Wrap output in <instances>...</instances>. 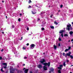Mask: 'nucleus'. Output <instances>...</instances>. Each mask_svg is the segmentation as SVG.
Masks as SVG:
<instances>
[{
    "mask_svg": "<svg viewBox=\"0 0 73 73\" xmlns=\"http://www.w3.org/2000/svg\"><path fill=\"white\" fill-rule=\"evenodd\" d=\"M58 46H61V44H60V43H59L58 44Z\"/></svg>",
    "mask_w": 73,
    "mask_h": 73,
    "instance_id": "2f4dec72",
    "label": "nucleus"
},
{
    "mask_svg": "<svg viewBox=\"0 0 73 73\" xmlns=\"http://www.w3.org/2000/svg\"><path fill=\"white\" fill-rule=\"evenodd\" d=\"M29 70L28 69H26L25 70V73H27L28 72V71Z\"/></svg>",
    "mask_w": 73,
    "mask_h": 73,
    "instance_id": "aec40b11",
    "label": "nucleus"
},
{
    "mask_svg": "<svg viewBox=\"0 0 73 73\" xmlns=\"http://www.w3.org/2000/svg\"><path fill=\"white\" fill-rule=\"evenodd\" d=\"M46 22H45V21H42V26H44V25H45V24H46Z\"/></svg>",
    "mask_w": 73,
    "mask_h": 73,
    "instance_id": "4468645a",
    "label": "nucleus"
},
{
    "mask_svg": "<svg viewBox=\"0 0 73 73\" xmlns=\"http://www.w3.org/2000/svg\"><path fill=\"white\" fill-rule=\"evenodd\" d=\"M23 49H24V50H25V48L23 47Z\"/></svg>",
    "mask_w": 73,
    "mask_h": 73,
    "instance_id": "ea45409f",
    "label": "nucleus"
},
{
    "mask_svg": "<svg viewBox=\"0 0 73 73\" xmlns=\"http://www.w3.org/2000/svg\"><path fill=\"white\" fill-rule=\"evenodd\" d=\"M43 69L44 70H48V69H47V68H46V67L45 66H44L43 67Z\"/></svg>",
    "mask_w": 73,
    "mask_h": 73,
    "instance_id": "2eb2a0df",
    "label": "nucleus"
},
{
    "mask_svg": "<svg viewBox=\"0 0 73 73\" xmlns=\"http://www.w3.org/2000/svg\"><path fill=\"white\" fill-rule=\"evenodd\" d=\"M26 45H27V46H28V45H29V43H27Z\"/></svg>",
    "mask_w": 73,
    "mask_h": 73,
    "instance_id": "de8ad7c7",
    "label": "nucleus"
},
{
    "mask_svg": "<svg viewBox=\"0 0 73 73\" xmlns=\"http://www.w3.org/2000/svg\"><path fill=\"white\" fill-rule=\"evenodd\" d=\"M64 36L65 37H68V35L67 34H65L64 35Z\"/></svg>",
    "mask_w": 73,
    "mask_h": 73,
    "instance_id": "5701e85b",
    "label": "nucleus"
},
{
    "mask_svg": "<svg viewBox=\"0 0 73 73\" xmlns=\"http://www.w3.org/2000/svg\"><path fill=\"white\" fill-rule=\"evenodd\" d=\"M50 28H51V29H54V27L53 26H50Z\"/></svg>",
    "mask_w": 73,
    "mask_h": 73,
    "instance_id": "4be33fe9",
    "label": "nucleus"
},
{
    "mask_svg": "<svg viewBox=\"0 0 73 73\" xmlns=\"http://www.w3.org/2000/svg\"><path fill=\"white\" fill-rule=\"evenodd\" d=\"M38 67L39 68H42V66L41 65H38Z\"/></svg>",
    "mask_w": 73,
    "mask_h": 73,
    "instance_id": "dca6fc26",
    "label": "nucleus"
},
{
    "mask_svg": "<svg viewBox=\"0 0 73 73\" xmlns=\"http://www.w3.org/2000/svg\"><path fill=\"white\" fill-rule=\"evenodd\" d=\"M63 54L64 55V56H65V53L64 52L63 53Z\"/></svg>",
    "mask_w": 73,
    "mask_h": 73,
    "instance_id": "3c124183",
    "label": "nucleus"
},
{
    "mask_svg": "<svg viewBox=\"0 0 73 73\" xmlns=\"http://www.w3.org/2000/svg\"><path fill=\"white\" fill-rule=\"evenodd\" d=\"M58 40L60 41H61V38L60 37H59V38H58Z\"/></svg>",
    "mask_w": 73,
    "mask_h": 73,
    "instance_id": "7c9ffc66",
    "label": "nucleus"
},
{
    "mask_svg": "<svg viewBox=\"0 0 73 73\" xmlns=\"http://www.w3.org/2000/svg\"><path fill=\"white\" fill-rule=\"evenodd\" d=\"M43 13H44V12H41L40 13V16H41L42 17V18H43V17L44 18H45V17H46V15H45V16H44L43 15Z\"/></svg>",
    "mask_w": 73,
    "mask_h": 73,
    "instance_id": "39448f33",
    "label": "nucleus"
},
{
    "mask_svg": "<svg viewBox=\"0 0 73 73\" xmlns=\"http://www.w3.org/2000/svg\"><path fill=\"white\" fill-rule=\"evenodd\" d=\"M69 50V49H66L65 50V52H66L67 51H68Z\"/></svg>",
    "mask_w": 73,
    "mask_h": 73,
    "instance_id": "bb28decb",
    "label": "nucleus"
},
{
    "mask_svg": "<svg viewBox=\"0 0 73 73\" xmlns=\"http://www.w3.org/2000/svg\"><path fill=\"white\" fill-rule=\"evenodd\" d=\"M32 3V1H31V0H29V3L30 4V3Z\"/></svg>",
    "mask_w": 73,
    "mask_h": 73,
    "instance_id": "c85d7f7f",
    "label": "nucleus"
},
{
    "mask_svg": "<svg viewBox=\"0 0 73 73\" xmlns=\"http://www.w3.org/2000/svg\"><path fill=\"white\" fill-rule=\"evenodd\" d=\"M21 39H22V38H23V37H21Z\"/></svg>",
    "mask_w": 73,
    "mask_h": 73,
    "instance_id": "0e129e2a",
    "label": "nucleus"
},
{
    "mask_svg": "<svg viewBox=\"0 0 73 73\" xmlns=\"http://www.w3.org/2000/svg\"><path fill=\"white\" fill-rule=\"evenodd\" d=\"M36 7H38V8H40V7H41V5H40V4L37 3L36 5H35Z\"/></svg>",
    "mask_w": 73,
    "mask_h": 73,
    "instance_id": "0eeeda50",
    "label": "nucleus"
},
{
    "mask_svg": "<svg viewBox=\"0 0 73 73\" xmlns=\"http://www.w3.org/2000/svg\"><path fill=\"white\" fill-rule=\"evenodd\" d=\"M18 21L20 22V21H21V19H20V18H19L18 19Z\"/></svg>",
    "mask_w": 73,
    "mask_h": 73,
    "instance_id": "72a5a7b5",
    "label": "nucleus"
},
{
    "mask_svg": "<svg viewBox=\"0 0 73 73\" xmlns=\"http://www.w3.org/2000/svg\"><path fill=\"white\" fill-rule=\"evenodd\" d=\"M27 31H29V28L28 27H27Z\"/></svg>",
    "mask_w": 73,
    "mask_h": 73,
    "instance_id": "a18cd8bd",
    "label": "nucleus"
},
{
    "mask_svg": "<svg viewBox=\"0 0 73 73\" xmlns=\"http://www.w3.org/2000/svg\"><path fill=\"white\" fill-rule=\"evenodd\" d=\"M35 44H32L31 45V46L30 47V49H33L34 48V47H35Z\"/></svg>",
    "mask_w": 73,
    "mask_h": 73,
    "instance_id": "6e6552de",
    "label": "nucleus"
},
{
    "mask_svg": "<svg viewBox=\"0 0 73 73\" xmlns=\"http://www.w3.org/2000/svg\"><path fill=\"white\" fill-rule=\"evenodd\" d=\"M31 8V6H29L28 7V8Z\"/></svg>",
    "mask_w": 73,
    "mask_h": 73,
    "instance_id": "e433bc0d",
    "label": "nucleus"
},
{
    "mask_svg": "<svg viewBox=\"0 0 73 73\" xmlns=\"http://www.w3.org/2000/svg\"><path fill=\"white\" fill-rule=\"evenodd\" d=\"M54 70V69L53 68H51L50 69V70L51 72H53Z\"/></svg>",
    "mask_w": 73,
    "mask_h": 73,
    "instance_id": "6ab92c4d",
    "label": "nucleus"
},
{
    "mask_svg": "<svg viewBox=\"0 0 73 73\" xmlns=\"http://www.w3.org/2000/svg\"><path fill=\"white\" fill-rule=\"evenodd\" d=\"M19 15H20V16H22V14H21V13L20 14H19Z\"/></svg>",
    "mask_w": 73,
    "mask_h": 73,
    "instance_id": "603ef678",
    "label": "nucleus"
},
{
    "mask_svg": "<svg viewBox=\"0 0 73 73\" xmlns=\"http://www.w3.org/2000/svg\"><path fill=\"white\" fill-rule=\"evenodd\" d=\"M70 54H72V53L70 52H69L68 53H66V55L68 56H70Z\"/></svg>",
    "mask_w": 73,
    "mask_h": 73,
    "instance_id": "f8f14e48",
    "label": "nucleus"
},
{
    "mask_svg": "<svg viewBox=\"0 0 73 73\" xmlns=\"http://www.w3.org/2000/svg\"><path fill=\"white\" fill-rule=\"evenodd\" d=\"M13 52H14V54H15V55L17 56V57H20V55L19 54H17V52H16V48H14V50H13Z\"/></svg>",
    "mask_w": 73,
    "mask_h": 73,
    "instance_id": "f257e3e1",
    "label": "nucleus"
},
{
    "mask_svg": "<svg viewBox=\"0 0 73 73\" xmlns=\"http://www.w3.org/2000/svg\"><path fill=\"white\" fill-rule=\"evenodd\" d=\"M69 34H70V35H71V36L72 35V34H73V31H70L69 32Z\"/></svg>",
    "mask_w": 73,
    "mask_h": 73,
    "instance_id": "a211bd4d",
    "label": "nucleus"
},
{
    "mask_svg": "<svg viewBox=\"0 0 73 73\" xmlns=\"http://www.w3.org/2000/svg\"><path fill=\"white\" fill-rule=\"evenodd\" d=\"M23 66H25V64H23Z\"/></svg>",
    "mask_w": 73,
    "mask_h": 73,
    "instance_id": "bf43d9fd",
    "label": "nucleus"
},
{
    "mask_svg": "<svg viewBox=\"0 0 73 73\" xmlns=\"http://www.w3.org/2000/svg\"><path fill=\"white\" fill-rule=\"evenodd\" d=\"M46 60L44 59H41V60L40 61V62L41 63V64H43L44 62H45Z\"/></svg>",
    "mask_w": 73,
    "mask_h": 73,
    "instance_id": "9d476101",
    "label": "nucleus"
},
{
    "mask_svg": "<svg viewBox=\"0 0 73 73\" xmlns=\"http://www.w3.org/2000/svg\"><path fill=\"white\" fill-rule=\"evenodd\" d=\"M2 60V57L1 56H0V60Z\"/></svg>",
    "mask_w": 73,
    "mask_h": 73,
    "instance_id": "c9c22d12",
    "label": "nucleus"
},
{
    "mask_svg": "<svg viewBox=\"0 0 73 73\" xmlns=\"http://www.w3.org/2000/svg\"><path fill=\"white\" fill-rule=\"evenodd\" d=\"M63 6L62 5H60V8H62V6Z\"/></svg>",
    "mask_w": 73,
    "mask_h": 73,
    "instance_id": "c03bdc74",
    "label": "nucleus"
},
{
    "mask_svg": "<svg viewBox=\"0 0 73 73\" xmlns=\"http://www.w3.org/2000/svg\"><path fill=\"white\" fill-rule=\"evenodd\" d=\"M70 73H72V72H70Z\"/></svg>",
    "mask_w": 73,
    "mask_h": 73,
    "instance_id": "774afa93",
    "label": "nucleus"
},
{
    "mask_svg": "<svg viewBox=\"0 0 73 73\" xmlns=\"http://www.w3.org/2000/svg\"><path fill=\"white\" fill-rule=\"evenodd\" d=\"M65 63L66 62H65L63 64V65L64 66H65L66 64H65Z\"/></svg>",
    "mask_w": 73,
    "mask_h": 73,
    "instance_id": "b1692460",
    "label": "nucleus"
},
{
    "mask_svg": "<svg viewBox=\"0 0 73 73\" xmlns=\"http://www.w3.org/2000/svg\"><path fill=\"white\" fill-rule=\"evenodd\" d=\"M14 44H15V45H16L18 44V41H14Z\"/></svg>",
    "mask_w": 73,
    "mask_h": 73,
    "instance_id": "f3484780",
    "label": "nucleus"
},
{
    "mask_svg": "<svg viewBox=\"0 0 73 73\" xmlns=\"http://www.w3.org/2000/svg\"><path fill=\"white\" fill-rule=\"evenodd\" d=\"M2 2H3V3H4V1H3Z\"/></svg>",
    "mask_w": 73,
    "mask_h": 73,
    "instance_id": "680f3d73",
    "label": "nucleus"
},
{
    "mask_svg": "<svg viewBox=\"0 0 73 73\" xmlns=\"http://www.w3.org/2000/svg\"><path fill=\"white\" fill-rule=\"evenodd\" d=\"M72 27H71V25L70 24H69L67 25V27L66 29H68L69 31L70 30H72Z\"/></svg>",
    "mask_w": 73,
    "mask_h": 73,
    "instance_id": "f03ea898",
    "label": "nucleus"
},
{
    "mask_svg": "<svg viewBox=\"0 0 73 73\" xmlns=\"http://www.w3.org/2000/svg\"><path fill=\"white\" fill-rule=\"evenodd\" d=\"M6 18H7V16L6 17Z\"/></svg>",
    "mask_w": 73,
    "mask_h": 73,
    "instance_id": "338daca9",
    "label": "nucleus"
},
{
    "mask_svg": "<svg viewBox=\"0 0 73 73\" xmlns=\"http://www.w3.org/2000/svg\"><path fill=\"white\" fill-rule=\"evenodd\" d=\"M24 69H25V68H24L23 69V70H24Z\"/></svg>",
    "mask_w": 73,
    "mask_h": 73,
    "instance_id": "13d9d810",
    "label": "nucleus"
},
{
    "mask_svg": "<svg viewBox=\"0 0 73 73\" xmlns=\"http://www.w3.org/2000/svg\"><path fill=\"white\" fill-rule=\"evenodd\" d=\"M58 12H60V10H59L58 11Z\"/></svg>",
    "mask_w": 73,
    "mask_h": 73,
    "instance_id": "864d4df0",
    "label": "nucleus"
},
{
    "mask_svg": "<svg viewBox=\"0 0 73 73\" xmlns=\"http://www.w3.org/2000/svg\"><path fill=\"white\" fill-rule=\"evenodd\" d=\"M69 12H72V10H69Z\"/></svg>",
    "mask_w": 73,
    "mask_h": 73,
    "instance_id": "58836bf2",
    "label": "nucleus"
},
{
    "mask_svg": "<svg viewBox=\"0 0 73 73\" xmlns=\"http://www.w3.org/2000/svg\"><path fill=\"white\" fill-rule=\"evenodd\" d=\"M43 65L45 66H48L49 67L50 66V62H48V63H45L43 64Z\"/></svg>",
    "mask_w": 73,
    "mask_h": 73,
    "instance_id": "423d86ee",
    "label": "nucleus"
},
{
    "mask_svg": "<svg viewBox=\"0 0 73 73\" xmlns=\"http://www.w3.org/2000/svg\"><path fill=\"white\" fill-rule=\"evenodd\" d=\"M65 57L66 58L67 57V56L66 55H65Z\"/></svg>",
    "mask_w": 73,
    "mask_h": 73,
    "instance_id": "5fc2aeb1",
    "label": "nucleus"
},
{
    "mask_svg": "<svg viewBox=\"0 0 73 73\" xmlns=\"http://www.w3.org/2000/svg\"><path fill=\"white\" fill-rule=\"evenodd\" d=\"M59 66V67H58V69H61L62 67H63V65H60Z\"/></svg>",
    "mask_w": 73,
    "mask_h": 73,
    "instance_id": "ddd939ff",
    "label": "nucleus"
},
{
    "mask_svg": "<svg viewBox=\"0 0 73 73\" xmlns=\"http://www.w3.org/2000/svg\"><path fill=\"white\" fill-rule=\"evenodd\" d=\"M12 27L13 28H15V26H14V25H12Z\"/></svg>",
    "mask_w": 73,
    "mask_h": 73,
    "instance_id": "79ce46f5",
    "label": "nucleus"
},
{
    "mask_svg": "<svg viewBox=\"0 0 73 73\" xmlns=\"http://www.w3.org/2000/svg\"><path fill=\"white\" fill-rule=\"evenodd\" d=\"M1 71L2 72H4V71L3 70V68L1 69Z\"/></svg>",
    "mask_w": 73,
    "mask_h": 73,
    "instance_id": "cd10ccee",
    "label": "nucleus"
},
{
    "mask_svg": "<svg viewBox=\"0 0 73 73\" xmlns=\"http://www.w3.org/2000/svg\"><path fill=\"white\" fill-rule=\"evenodd\" d=\"M54 24H56V25H57L58 24V23L56 22V21H55L54 22Z\"/></svg>",
    "mask_w": 73,
    "mask_h": 73,
    "instance_id": "393cba45",
    "label": "nucleus"
},
{
    "mask_svg": "<svg viewBox=\"0 0 73 73\" xmlns=\"http://www.w3.org/2000/svg\"><path fill=\"white\" fill-rule=\"evenodd\" d=\"M3 68L4 69H7V64L6 63H4L3 64Z\"/></svg>",
    "mask_w": 73,
    "mask_h": 73,
    "instance_id": "20e7f679",
    "label": "nucleus"
},
{
    "mask_svg": "<svg viewBox=\"0 0 73 73\" xmlns=\"http://www.w3.org/2000/svg\"><path fill=\"white\" fill-rule=\"evenodd\" d=\"M5 58H6V59H7L6 58H5L4 57H3V60H5Z\"/></svg>",
    "mask_w": 73,
    "mask_h": 73,
    "instance_id": "09e8293b",
    "label": "nucleus"
},
{
    "mask_svg": "<svg viewBox=\"0 0 73 73\" xmlns=\"http://www.w3.org/2000/svg\"><path fill=\"white\" fill-rule=\"evenodd\" d=\"M54 49H57V46L56 45H54Z\"/></svg>",
    "mask_w": 73,
    "mask_h": 73,
    "instance_id": "412c9836",
    "label": "nucleus"
},
{
    "mask_svg": "<svg viewBox=\"0 0 73 73\" xmlns=\"http://www.w3.org/2000/svg\"><path fill=\"white\" fill-rule=\"evenodd\" d=\"M2 33L3 34L4 33V32H2Z\"/></svg>",
    "mask_w": 73,
    "mask_h": 73,
    "instance_id": "69168bd1",
    "label": "nucleus"
},
{
    "mask_svg": "<svg viewBox=\"0 0 73 73\" xmlns=\"http://www.w3.org/2000/svg\"><path fill=\"white\" fill-rule=\"evenodd\" d=\"M66 61L67 62H69V60H66Z\"/></svg>",
    "mask_w": 73,
    "mask_h": 73,
    "instance_id": "a19ab883",
    "label": "nucleus"
},
{
    "mask_svg": "<svg viewBox=\"0 0 73 73\" xmlns=\"http://www.w3.org/2000/svg\"><path fill=\"white\" fill-rule=\"evenodd\" d=\"M43 54H45V53H43Z\"/></svg>",
    "mask_w": 73,
    "mask_h": 73,
    "instance_id": "e2e57ef3",
    "label": "nucleus"
},
{
    "mask_svg": "<svg viewBox=\"0 0 73 73\" xmlns=\"http://www.w3.org/2000/svg\"><path fill=\"white\" fill-rule=\"evenodd\" d=\"M58 73H61V71L60 70H58Z\"/></svg>",
    "mask_w": 73,
    "mask_h": 73,
    "instance_id": "c756f323",
    "label": "nucleus"
},
{
    "mask_svg": "<svg viewBox=\"0 0 73 73\" xmlns=\"http://www.w3.org/2000/svg\"><path fill=\"white\" fill-rule=\"evenodd\" d=\"M70 58H71L72 59L73 58V56H72L70 55Z\"/></svg>",
    "mask_w": 73,
    "mask_h": 73,
    "instance_id": "a878e982",
    "label": "nucleus"
},
{
    "mask_svg": "<svg viewBox=\"0 0 73 73\" xmlns=\"http://www.w3.org/2000/svg\"><path fill=\"white\" fill-rule=\"evenodd\" d=\"M53 14H52L50 15V17L52 18L53 17Z\"/></svg>",
    "mask_w": 73,
    "mask_h": 73,
    "instance_id": "473e14b6",
    "label": "nucleus"
},
{
    "mask_svg": "<svg viewBox=\"0 0 73 73\" xmlns=\"http://www.w3.org/2000/svg\"><path fill=\"white\" fill-rule=\"evenodd\" d=\"M32 14H33V15L36 14V10H35L32 11Z\"/></svg>",
    "mask_w": 73,
    "mask_h": 73,
    "instance_id": "9b49d317",
    "label": "nucleus"
},
{
    "mask_svg": "<svg viewBox=\"0 0 73 73\" xmlns=\"http://www.w3.org/2000/svg\"><path fill=\"white\" fill-rule=\"evenodd\" d=\"M37 21H39V20H40V19L39 18H37Z\"/></svg>",
    "mask_w": 73,
    "mask_h": 73,
    "instance_id": "4c0bfd02",
    "label": "nucleus"
},
{
    "mask_svg": "<svg viewBox=\"0 0 73 73\" xmlns=\"http://www.w3.org/2000/svg\"><path fill=\"white\" fill-rule=\"evenodd\" d=\"M70 40H69L68 41V42H70Z\"/></svg>",
    "mask_w": 73,
    "mask_h": 73,
    "instance_id": "052dcab7",
    "label": "nucleus"
},
{
    "mask_svg": "<svg viewBox=\"0 0 73 73\" xmlns=\"http://www.w3.org/2000/svg\"><path fill=\"white\" fill-rule=\"evenodd\" d=\"M10 73H13L14 70V69L13 68V67L10 66Z\"/></svg>",
    "mask_w": 73,
    "mask_h": 73,
    "instance_id": "7ed1b4c3",
    "label": "nucleus"
},
{
    "mask_svg": "<svg viewBox=\"0 0 73 73\" xmlns=\"http://www.w3.org/2000/svg\"><path fill=\"white\" fill-rule=\"evenodd\" d=\"M24 59H26V58H27V57H25L24 58Z\"/></svg>",
    "mask_w": 73,
    "mask_h": 73,
    "instance_id": "49530a36",
    "label": "nucleus"
},
{
    "mask_svg": "<svg viewBox=\"0 0 73 73\" xmlns=\"http://www.w3.org/2000/svg\"><path fill=\"white\" fill-rule=\"evenodd\" d=\"M71 48V47L70 46L68 47V50H70V49Z\"/></svg>",
    "mask_w": 73,
    "mask_h": 73,
    "instance_id": "f704fd0d",
    "label": "nucleus"
},
{
    "mask_svg": "<svg viewBox=\"0 0 73 73\" xmlns=\"http://www.w3.org/2000/svg\"><path fill=\"white\" fill-rule=\"evenodd\" d=\"M49 73H51V72L50 71H49Z\"/></svg>",
    "mask_w": 73,
    "mask_h": 73,
    "instance_id": "6e6d98bb",
    "label": "nucleus"
},
{
    "mask_svg": "<svg viewBox=\"0 0 73 73\" xmlns=\"http://www.w3.org/2000/svg\"><path fill=\"white\" fill-rule=\"evenodd\" d=\"M64 32V31L61 30L59 32L60 33H61V36L62 37H63V32Z\"/></svg>",
    "mask_w": 73,
    "mask_h": 73,
    "instance_id": "1a4fd4ad",
    "label": "nucleus"
},
{
    "mask_svg": "<svg viewBox=\"0 0 73 73\" xmlns=\"http://www.w3.org/2000/svg\"><path fill=\"white\" fill-rule=\"evenodd\" d=\"M1 51V52H3V51H4V50L3 49H2Z\"/></svg>",
    "mask_w": 73,
    "mask_h": 73,
    "instance_id": "8fccbe9b",
    "label": "nucleus"
},
{
    "mask_svg": "<svg viewBox=\"0 0 73 73\" xmlns=\"http://www.w3.org/2000/svg\"><path fill=\"white\" fill-rule=\"evenodd\" d=\"M42 31H44V28H42Z\"/></svg>",
    "mask_w": 73,
    "mask_h": 73,
    "instance_id": "37998d69",
    "label": "nucleus"
},
{
    "mask_svg": "<svg viewBox=\"0 0 73 73\" xmlns=\"http://www.w3.org/2000/svg\"><path fill=\"white\" fill-rule=\"evenodd\" d=\"M46 40H48V39L47 38H46Z\"/></svg>",
    "mask_w": 73,
    "mask_h": 73,
    "instance_id": "4d7b16f0",
    "label": "nucleus"
}]
</instances>
